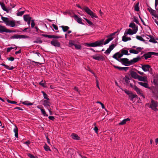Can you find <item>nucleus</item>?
Here are the masks:
<instances>
[{"label":"nucleus","instance_id":"f257e3e1","mask_svg":"<svg viewBox=\"0 0 158 158\" xmlns=\"http://www.w3.org/2000/svg\"><path fill=\"white\" fill-rule=\"evenodd\" d=\"M1 19L6 25L11 27H14L15 26H18L20 23V21H15L14 20H10L9 18L3 16L1 17Z\"/></svg>","mask_w":158,"mask_h":158},{"label":"nucleus","instance_id":"f03ea898","mask_svg":"<svg viewBox=\"0 0 158 158\" xmlns=\"http://www.w3.org/2000/svg\"><path fill=\"white\" fill-rule=\"evenodd\" d=\"M137 32V29H135L134 30L131 29H127L124 32L123 36L122 37V40L125 42L131 40V38L127 37V35H132L133 34H135Z\"/></svg>","mask_w":158,"mask_h":158},{"label":"nucleus","instance_id":"7ed1b4c3","mask_svg":"<svg viewBox=\"0 0 158 158\" xmlns=\"http://www.w3.org/2000/svg\"><path fill=\"white\" fill-rule=\"evenodd\" d=\"M77 6L86 12L88 14L90 15L92 18H98V16L95 14L88 7L85 6L81 7L79 5H77Z\"/></svg>","mask_w":158,"mask_h":158},{"label":"nucleus","instance_id":"20e7f679","mask_svg":"<svg viewBox=\"0 0 158 158\" xmlns=\"http://www.w3.org/2000/svg\"><path fill=\"white\" fill-rule=\"evenodd\" d=\"M104 40H101L97 41L94 42L89 43L86 44V45L89 47H96L97 46H100L101 45H103V41Z\"/></svg>","mask_w":158,"mask_h":158},{"label":"nucleus","instance_id":"39448f33","mask_svg":"<svg viewBox=\"0 0 158 158\" xmlns=\"http://www.w3.org/2000/svg\"><path fill=\"white\" fill-rule=\"evenodd\" d=\"M29 37L27 35H22L15 34L10 37V39H19L28 38Z\"/></svg>","mask_w":158,"mask_h":158},{"label":"nucleus","instance_id":"423d86ee","mask_svg":"<svg viewBox=\"0 0 158 158\" xmlns=\"http://www.w3.org/2000/svg\"><path fill=\"white\" fill-rule=\"evenodd\" d=\"M158 106V103L152 100L150 105V108H151L152 110L155 111L157 110L156 107Z\"/></svg>","mask_w":158,"mask_h":158},{"label":"nucleus","instance_id":"0eeeda50","mask_svg":"<svg viewBox=\"0 0 158 158\" xmlns=\"http://www.w3.org/2000/svg\"><path fill=\"white\" fill-rule=\"evenodd\" d=\"M119 62L122 63L125 66H128L131 65L130 60L126 58L120 59Z\"/></svg>","mask_w":158,"mask_h":158},{"label":"nucleus","instance_id":"6e6552de","mask_svg":"<svg viewBox=\"0 0 158 158\" xmlns=\"http://www.w3.org/2000/svg\"><path fill=\"white\" fill-rule=\"evenodd\" d=\"M143 49V48L141 47H138L136 48V50L133 49H130L129 50V52L131 53L137 54L140 52Z\"/></svg>","mask_w":158,"mask_h":158},{"label":"nucleus","instance_id":"1a4fd4ad","mask_svg":"<svg viewBox=\"0 0 158 158\" xmlns=\"http://www.w3.org/2000/svg\"><path fill=\"white\" fill-rule=\"evenodd\" d=\"M12 31L9 29H7L5 26L0 25V33H3L4 32L8 33L11 32Z\"/></svg>","mask_w":158,"mask_h":158},{"label":"nucleus","instance_id":"9d476101","mask_svg":"<svg viewBox=\"0 0 158 158\" xmlns=\"http://www.w3.org/2000/svg\"><path fill=\"white\" fill-rule=\"evenodd\" d=\"M92 57L94 59L97 60H103L104 58L102 55L98 54H96L92 56Z\"/></svg>","mask_w":158,"mask_h":158},{"label":"nucleus","instance_id":"9b49d317","mask_svg":"<svg viewBox=\"0 0 158 158\" xmlns=\"http://www.w3.org/2000/svg\"><path fill=\"white\" fill-rule=\"evenodd\" d=\"M37 107L40 110L42 114L44 116L47 117L48 116V114L46 113L42 106L38 105L37 106Z\"/></svg>","mask_w":158,"mask_h":158},{"label":"nucleus","instance_id":"f8f14e48","mask_svg":"<svg viewBox=\"0 0 158 158\" xmlns=\"http://www.w3.org/2000/svg\"><path fill=\"white\" fill-rule=\"evenodd\" d=\"M116 45L114 44H112L109 47V48L106 51L105 53V54H109L111 51L116 47Z\"/></svg>","mask_w":158,"mask_h":158},{"label":"nucleus","instance_id":"ddd939ff","mask_svg":"<svg viewBox=\"0 0 158 158\" xmlns=\"http://www.w3.org/2000/svg\"><path fill=\"white\" fill-rule=\"evenodd\" d=\"M115 32L112 33L110 35H109L107 36L108 39L105 41L104 44V45H106L109 42L112 40L113 38L112 37V36L115 35Z\"/></svg>","mask_w":158,"mask_h":158},{"label":"nucleus","instance_id":"4468645a","mask_svg":"<svg viewBox=\"0 0 158 158\" xmlns=\"http://www.w3.org/2000/svg\"><path fill=\"white\" fill-rule=\"evenodd\" d=\"M156 53L152 52H149L144 54L143 56L145 59L147 60L151 57L152 55H156Z\"/></svg>","mask_w":158,"mask_h":158},{"label":"nucleus","instance_id":"2eb2a0df","mask_svg":"<svg viewBox=\"0 0 158 158\" xmlns=\"http://www.w3.org/2000/svg\"><path fill=\"white\" fill-rule=\"evenodd\" d=\"M122 56L123 55L121 54V53L119 52H117L114 54L113 55V57L116 59L118 61H119L120 60H119L118 59L121 58Z\"/></svg>","mask_w":158,"mask_h":158},{"label":"nucleus","instance_id":"dca6fc26","mask_svg":"<svg viewBox=\"0 0 158 158\" xmlns=\"http://www.w3.org/2000/svg\"><path fill=\"white\" fill-rule=\"evenodd\" d=\"M0 5L2 10L6 11L7 13H9L11 10L10 8H7L3 3L0 2Z\"/></svg>","mask_w":158,"mask_h":158},{"label":"nucleus","instance_id":"f3484780","mask_svg":"<svg viewBox=\"0 0 158 158\" xmlns=\"http://www.w3.org/2000/svg\"><path fill=\"white\" fill-rule=\"evenodd\" d=\"M49 100H44L43 101V105L47 109L48 108V107L50 106L51 103L48 101Z\"/></svg>","mask_w":158,"mask_h":158},{"label":"nucleus","instance_id":"a211bd4d","mask_svg":"<svg viewBox=\"0 0 158 158\" xmlns=\"http://www.w3.org/2000/svg\"><path fill=\"white\" fill-rule=\"evenodd\" d=\"M51 44L55 46L59 47L60 46V43L56 40H53L51 42Z\"/></svg>","mask_w":158,"mask_h":158},{"label":"nucleus","instance_id":"6ab92c4d","mask_svg":"<svg viewBox=\"0 0 158 158\" xmlns=\"http://www.w3.org/2000/svg\"><path fill=\"white\" fill-rule=\"evenodd\" d=\"M141 59V57L140 56H138L136 58H134L133 59L130 60L131 64H132L135 63Z\"/></svg>","mask_w":158,"mask_h":158},{"label":"nucleus","instance_id":"aec40b11","mask_svg":"<svg viewBox=\"0 0 158 158\" xmlns=\"http://www.w3.org/2000/svg\"><path fill=\"white\" fill-rule=\"evenodd\" d=\"M134 89L136 91L137 93L138 94H139L141 96H142L144 98V96H143V93H142V91L140 90V89L139 88L137 87L136 86L134 87Z\"/></svg>","mask_w":158,"mask_h":158},{"label":"nucleus","instance_id":"412c9836","mask_svg":"<svg viewBox=\"0 0 158 158\" xmlns=\"http://www.w3.org/2000/svg\"><path fill=\"white\" fill-rule=\"evenodd\" d=\"M150 68V66L148 64L143 65L142 66V69L145 72L148 71Z\"/></svg>","mask_w":158,"mask_h":158},{"label":"nucleus","instance_id":"4be33fe9","mask_svg":"<svg viewBox=\"0 0 158 158\" xmlns=\"http://www.w3.org/2000/svg\"><path fill=\"white\" fill-rule=\"evenodd\" d=\"M148 10L150 13L155 18L158 17L155 10L152 9L151 8L148 9Z\"/></svg>","mask_w":158,"mask_h":158},{"label":"nucleus","instance_id":"5701e85b","mask_svg":"<svg viewBox=\"0 0 158 158\" xmlns=\"http://www.w3.org/2000/svg\"><path fill=\"white\" fill-rule=\"evenodd\" d=\"M138 83L140 85L142 86L145 88L150 89V87H149L148 84L146 82H138Z\"/></svg>","mask_w":158,"mask_h":158},{"label":"nucleus","instance_id":"b1692460","mask_svg":"<svg viewBox=\"0 0 158 158\" xmlns=\"http://www.w3.org/2000/svg\"><path fill=\"white\" fill-rule=\"evenodd\" d=\"M147 79V77H143L140 76H139L138 78L139 81L144 82H147L148 81Z\"/></svg>","mask_w":158,"mask_h":158},{"label":"nucleus","instance_id":"393cba45","mask_svg":"<svg viewBox=\"0 0 158 158\" xmlns=\"http://www.w3.org/2000/svg\"><path fill=\"white\" fill-rule=\"evenodd\" d=\"M71 138L74 139L78 140L80 139V137L77 134L74 133H73L71 134Z\"/></svg>","mask_w":158,"mask_h":158},{"label":"nucleus","instance_id":"a878e982","mask_svg":"<svg viewBox=\"0 0 158 158\" xmlns=\"http://www.w3.org/2000/svg\"><path fill=\"white\" fill-rule=\"evenodd\" d=\"M74 17L75 19L78 23L82 24H83V23L82 22V20L81 18H79L76 15H74Z\"/></svg>","mask_w":158,"mask_h":158},{"label":"nucleus","instance_id":"bb28decb","mask_svg":"<svg viewBox=\"0 0 158 158\" xmlns=\"http://www.w3.org/2000/svg\"><path fill=\"white\" fill-rule=\"evenodd\" d=\"M129 27L132 28L133 30H134L135 29H137V31H138V27L136 26L135 24L134 23H131L129 26Z\"/></svg>","mask_w":158,"mask_h":158},{"label":"nucleus","instance_id":"cd10ccee","mask_svg":"<svg viewBox=\"0 0 158 158\" xmlns=\"http://www.w3.org/2000/svg\"><path fill=\"white\" fill-rule=\"evenodd\" d=\"M130 118H127L126 119H123L122 121L119 123L118 124L119 125H123L126 123L127 121H130Z\"/></svg>","mask_w":158,"mask_h":158},{"label":"nucleus","instance_id":"c85d7f7f","mask_svg":"<svg viewBox=\"0 0 158 158\" xmlns=\"http://www.w3.org/2000/svg\"><path fill=\"white\" fill-rule=\"evenodd\" d=\"M113 66L115 68L118 69L119 70H126L128 69V67H120L118 66H116L115 65H113Z\"/></svg>","mask_w":158,"mask_h":158},{"label":"nucleus","instance_id":"c756f323","mask_svg":"<svg viewBox=\"0 0 158 158\" xmlns=\"http://www.w3.org/2000/svg\"><path fill=\"white\" fill-rule=\"evenodd\" d=\"M24 20L26 21L31 20V18L29 15H24L23 16Z\"/></svg>","mask_w":158,"mask_h":158},{"label":"nucleus","instance_id":"7c9ffc66","mask_svg":"<svg viewBox=\"0 0 158 158\" xmlns=\"http://www.w3.org/2000/svg\"><path fill=\"white\" fill-rule=\"evenodd\" d=\"M131 76L132 77L135 79H138L139 75H138L135 72H132L131 73Z\"/></svg>","mask_w":158,"mask_h":158},{"label":"nucleus","instance_id":"2f4dec72","mask_svg":"<svg viewBox=\"0 0 158 158\" xmlns=\"http://www.w3.org/2000/svg\"><path fill=\"white\" fill-rule=\"evenodd\" d=\"M15 49V50L17 49V47L15 45H13L12 46L7 48L6 50V52H9L12 49Z\"/></svg>","mask_w":158,"mask_h":158},{"label":"nucleus","instance_id":"473e14b6","mask_svg":"<svg viewBox=\"0 0 158 158\" xmlns=\"http://www.w3.org/2000/svg\"><path fill=\"white\" fill-rule=\"evenodd\" d=\"M121 54L123 55V56L124 55H130L129 54H128V51L124 49H122V50H121Z\"/></svg>","mask_w":158,"mask_h":158},{"label":"nucleus","instance_id":"72a5a7b5","mask_svg":"<svg viewBox=\"0 0 158 158\" xmlns=\"http://www.w3.org/2000/svg\"><path fill=\"white\" fill-rule=\"evenodd\" d=\"M64 32H66L69 28V27L67 26H61V27Z\"/></svg>","mask_w":158,"mask_h":158},{"label":"nucleus","instance_id":"f704fd0d","mask_svg":"<svg viewBox=\"0 0 158 158\" xmlns=\"http://www.w3.org/2000/svg\"><path fill=\"white\" fill-rule=\"evenodd\" d=\"M18 129L16 127H15L14 129V131L15 133V136L17 138L18 137Z\"/></svg>","mask_w":158,"mask_h":158},{"label":"nucleus","instance_id":"c9c22d12","mask_svg":"<svg viewBox=\"0 0 158 158\" xmlns=\"http://www.w3.org/2000/svg\"><path fill=\"white\" fill-rule=\"evenodd\" d=\"M44 150L46 151H51V150L49 148V147L48 146L47 144H45L44 147Z\"/></svg>","mask_w":158,"mask_h":158},{"label":"nucleus","instance_id":"e433bc0d","mask_svg":"<svg viewBox=\"0 0 158 158\" xmlns=\"http://www.w3.org/2000/svg\"><path fill=\"white\" fill-rule=\"evenodd\" d=\"M22 104L24 105H26L28 106V105H32V103L31 102H29L28 101H25L24 102H22Z\"/></svg>","mask_w":158,"mask_h":158},{"label":"nucleus","instance_id":"4c0bfd02","mask_svg":"<svg viewBox=\"0 0 158 158\" xmlns=\"http://www.w3.org/2000/svg\"><path fill=\"white\" fill-rule=\"evenodd\" d=\"M139 3L138 2L135 5L134 8H135V10L138 11L139 10Z\"/></svg>","mask_w":158,"mask_h":158},{"label":"nucleus","instance_id":"58836bf2","mask_svg":"<svg viewBox=\"0 0 158 158\" xmlns=\"http://www.w3.org/2000/svg\"><path fill=\"white\" fill-rule=\"evenodd\" d=\"M136 96L137 95H136L131 94L129 95V98L132 101L134 98H135Z\"/></svg>","mask_w":158,"mask_h":158},{"label":"nucleus","instance_id":"ea45409f","mask_svg":"<svg viewBox=\"0 0 158 158\" xmlns=\"http://www.w3.org/2000/svg\"><path fill=\"white\" fill-rule=\"evenodd\" d=\"M41 92L43 94L44 98L46 99L47 100H49V98H48V96L47 94L43 91H42Z\"/></svg>","mask_w":158,"mask_h":158},{"label":"nucleus","instance_id":"a19ab883","mask_svg":"<svg viewBox=\"0 0 158 158\" xmlns=\"http://www.w3.org/2000/svg\"><path fill=\"white\" fill-rule=\"evenodd\" d=\"M24 11H21L18 12L17 14V15L18 16H22L24 13Z\"/></svg>","mask_w":158,"mask_h":158},{"label":"nucleus","instance_id":"79ce46f5","mask_svg":"<svg viewBox=\"0 0 158 158\" xmlns=\"http://www.w3.org/2000/svg\"><path fill=\"white\" fill-rule=\"evenodd\" d=\"M33 42L34 43H41L42 42V41L40 38H37L36 40L33 41Z\"/></svg>","mask_w":158,"mask_h":158},{"label":"nucleus","instance_id":"37998d69","mask_svg":"<svg viewBox=\"0 0 158 158\" xmlns=\"http://www.w3.org/2000/svg\"><path fill=\"white\" fill-rule=\"evenodd\" d=\"M69 45L70 47H72L73 45L74 46L75 44H74V41L72 40H70L69 42Z\"/></svg>","mask_w":158,"mask_h":158},{"label":"nucleus","instance_id":"c03bdc74","mask_svg":"<svg viewBox=\"0 0 158 158\" xmlns=\"http://www.w3.org/2000/svg\"><path fill=\"white\" fill-rule=\"evenodd\" d=\"M5 68L9 70H12L14 69V68L13 66H9L7 65L5 66Z\"/></svg>","mask_w":158,"mask_h":158},{"label":"nucleus","instance_id":"a18cd8bd","mask_svg":"<svg viewBox=\"0 0 158 158\" xmlns=\"http://www.w3.org/2000/svg\"><path fill=\"white\" fill-rule=\"evenodd\" d=\"M136 38L138 40L142 41H144V40L143 38L140 36L137 35L136 36Z\"/></svg>","mask_w":158,"mask_h":158},{"label":"nucleus","instance_id":"49530a36","mask_svg":"<svg viewBox=\"0 0 158 158\" xmlns=\"http://www.w3.org/2000/svg\"><path fill=\"white\" fill-rule=\"evenodd\" d=\"M155 7L156 9L158 10V0H155Z\"/></svg>","mask_w":158,"mask_h":158},{"label":"nucleus","instance_id":"de8ad7c7","mask_svg":"<svg viewBox=\"0 0 158 158\" xmlns=\"http://www.w3.org/2000/svg\"><path fill=\"white\" fill-rule=\"evenodd\" d=\"M84 19L87 22V23L90 25H92L93 24V23L91 21L88 20L87 19L84 18Z\"/></svg>","mask_w":158,"mask_h":158},{"label":"nucleus","instance_id":"09e8293b","mask_svg":"<svg viewBox=\"0 0 158 158\" xmlns=\"http://www.w3.org/2000/svg\"><path fill=\"white\" fill-rule=\"evenodd\" d=\"M42 36L46 37H48L49 38H52V35H47L45 34H42Z\"/></svg>","mask_w":158,"mask_h":158},{"label":"nucleus","instance_id":"8fccbe9b","mask_svg":"<svg viewBox=\"0 0 158 158\" xmlns=\"http://www.w3.org/2000/svg\"><path fill=\"white\" fill-rule=\"evenodd\" d=\"M74 46L76 49H79L81 48V46L80 45L75 44Z\"/></svg>","mask_w":158,"mask_h":158},{"label":"nucleus","instance_id":"3c124183","mask_svg":"<svg viewBox=\"0 0 158 158\" xmlns=\"http://www.w3.org/2000/svg\"><path fill=\"white\" fill-rule=\"evenodd\" d=\"M43 82V80L41 81V82H40L39 83V84L44 87H46V86L45 85V83H42Z\"/></svg>","mask_w":158,"mask_h":158},{"label":"nucleus","instance_id":"603ef678","mask_svg":"<svg viewBox=\"0 0 158 158\" xmlns=\"http://www.w3.org/2000/svg\"><path fill=\"white\" fill-rule=\"evenodd\" d=\"M62 37L60 36H56V35H52V38H55V39H59L61 38Z\"/></svg>","mask_w":158,"mask_h":158},{"label":"nucleus","instance_id":"864d4df0","mask_svg":"<svg viewBox=\"0 0 158 158\" xmlns=\"http://www.w3.org/2000/svg\"><path fill=\"white\" fill-rule=\"evenodd\" d=\"M149 41L150 42H152V43H157V41L155 40L154 39H152V38H151L149 40Z\"/></svg>","mask_w":158,"mask_h":158},{"label":"nucleus","instance_id":"5fc2aeb1","mask_svg":"<svg viewBox=\"0 0 158 158\" xmlns=\"http://www.w3.org/2000/svg\"><path fill=\"white\" fill-rule=\"evenodd\" d=\"M33 63H35V64H36V65H37V64L40 65L41 64V63H40L39 62H35L34 61H31V64L33 65H34Z\"/></svg>","mask_w":158,"mask_h":158},{"label":"nucleus","instance_id":"6e6d98bb","mask_svg":"<svg viewBox=\"0 0 158 158\" xmlns=\"http://www.w3.org/2000/svg\"><path fill=\"white\" fill-rule=\"evenodd\" d=\"M7 102L8 103L11 104H16L17 103L15 101H11L9 100H7Z\"/></svg>","mask_w":158,"mask_h":158},{"label":"nucleus","instance_id":"4d7b16f0","mask_svg":"<svg viewBox=\"0 0 158 158\" xmlns=\"http://www.w3.org/2000/svg\"><path fill=\"white\" fill-rule=\"evenodd\" d=\"M35 25V24L34 23V21L33 20H31V27L32 28H33L34 27Z\"/></svg>","mask_w":158,"mask_h":158},{"label":"nucleus","instance_id":"13d9d810","mask_svg":"<svg viewBox=\"0 0 158 158\" xmlns=\"http://www.w3.org/2000/svg\"><path fill=\"white\" fill-rule=\"evenodd\" d=\"M134 21L137 24H138L139 23L138 19L135 17L134 18Z\"/></svg>","mask_w":158,"mask_h":158},{"label":"nucleus","instance_id":"bf43d9fd","mask_svg":"<svg viewBox=\"0 0 158 158\" xmlns=\"http://www.w3.org/2000/svg\"><path fill=\"white\" fill-rule=\"evenodd\" d=\"M28 156L30 158H35V157L31 154L28 153L27 154Z\"/></svg>","mask_w":158,"mask_h":158},{"label":"nucleus","instance_id":"052dcab7","mask_svg":"<svg viewBox=\"0 0 158 158\" xmlns=\"http://www.w3.org/2000/svg\"><path fill=\"white\" fill-rule=\"evenodd\" d=\"M7 59L9 60L13 61L14 60V58L13 57H10L7 58Z\"/></svg>","mask_w":158,"mask_h":158},{"label":"nucleus","instance_id":"680f3d73","mask_svg":"<svg viewBox=\"0 0 158 158\" xmlns=\"http://www.w3.org/2000/svg\"><path fill=\"white\" fill-rule=\"evenodd\" d=\"M48 118L49 119L52 121H53L55 119L54 117L53 116H49L48 117Z\"/></svg>","mask_w":158,"mask_h":158},{"label":"nucleus","instance_id":"e2e57ef3","mask_svg":"<svg viewBox=\"0 0 158 158\" xmlns=\"http://www.w3.org/2000/svg\"><path fill=\"white\" fill-rule=\"evenodd\" d=\"M52 26L53 28L56 30H57L58 29V28L57 26H56V25L53 24L52 25Z\"/></svg>","mask_w":158,"mask_h":158},{"label":"nucleus","instance_id":"0e129e2a","mask_svg":"<svg viewBox=\"0 0 158 158\" xmlns=\"http://www.w3.org/2000/svg\"><path fill=\"white\" fill-rule=\"evenodd\" d=\"M94 130L95 132L97 134L98 132V128L97 127H95L94 128Z\"/></svg>","mask_w":158,"mask_h":158},{"label":"nucleus","instance_id":"69168bd1","mask_svg":"<svg viewBox=\"0 0 158 158\" xmlns=\"http://www.w3.org/2000/svg\"><path fill=\"white\" fill-rule=\"evenodd\" d=\"M96 83H97L96 84L97 87L98 88H99V82H98V80L97 79H96Z\"/></svg>","mask_w":158,"mask_h":158},{"label":"nucleus","instance_id":"338daca9","mask_svg":"<svg viewBox=\"0 0 158 158\" xmlns=\"http://www.w3.org/2000/svg\"><path fill=\"white\" fill-rule=\"evenodd\" d=\"M46 138L47 139V140L48 143L49 144H50V139H49L48 137H46Z\"/></svg>","mask_w":158,"mask_h":158},{"label":"nucleus","instance_id":"774afa93","mask_svg":"<svg viewBox=\"0 0 158 158\" xmlns=\"http://www.w3.org/2000/svg\"><path fill=\"white\" fill-rule=\"evenodd\" d=\"M30 143V141H27L25 142L24 143L26 144L27 145H28Z\"/></svg>","mask_w":158,"mask_h":158}]
</instances>
